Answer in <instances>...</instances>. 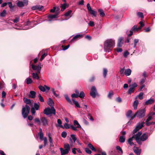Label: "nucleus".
<instances>
[{
    "instance_id": "29",
    "label": "nucleus",
    "mask_w": 155,
    "mask_h": 155,
    "mask_svg": "<svg viewBox=\"0 0 155 155\" xmlns=\"http://www.w3.org/2000/svg\"><path fill=\"white\" fill-rule=\"evenodd\" d=\"M88 147L93 151L95 152L96 151V149L94 147L93 145L91 143H89L88 145Z\"/></svg>"
},
{
    "instance_id": "15",
    "label": "nucleus",
    "mask_w": 155,
    "mask_h": 155,
    "mask_svg": "<svg viewBox=\"0 0 155 155\" xmlns=\"http://www.w3.org/2000/svg\"><path fill=\"white\" fill-rule=\"evenodd\" d=\"M36 93L34 91H31L30 92L28 96L29 97L31 98H34L36 96Z\"/></svg>"
},
{
    "instance_id": "41",
    "label": "nucleus",
    "mask_w": 155,
    "mask_h": 155,
    "mask_svg": "<svg viewBox=\"0 0 155 155\" xmlns=\"http://www.w3.org/2000/svg\"><path fill=\"white\" fill-rule=\"evenodd\" d=\"M35 109L33 107H32L31 110V112L32 115H35Z\"/></svg>"
},
{
    "instance_id": "33",
    "label": "nucleus",
    "mask_w": 155,
    "mask_h": 155,
    "mask_svg": "<svg viewBox=\"0 0 155 155\" xmlns=\"http://www.w3.org/2000/svg\"><path fill=\"white\" fill-rule=\"evenodd\" d=\"M119 141L121 143H124L125 140V137L123 135L120 137L119 139Z\"/></svg>"
},
{
    "instance_id": "37",
    "label": "nucleus",
    "mask_w": 155,
    "mask_h": 155,
    "mask_svg": "<svg viewBox=\"0 0 155 155\" xmlns=\"http://www.w3.org/2000/svg\"><path fill=\"white\" fill-rule=\"evenodd\" d=\"M72 101H73V103L75 104L76 107L79 108L81 107L80 106L78 102L77 101H75L74 99H72Z\"/></svg>"
},
{
    "instance_id": "48",
    "label": "nucleus",
    "mask_w": 155,
    "mask_h": 155,
    "mask_svg": "<svg viewBox=\"0 0 155 155\" xmlns=\"http://www.w3.org/2000/svg\"><path fill=\"white\" fill-rule=\"evenodd\" d=\"M143 94L142 92H141L140 93V94L138 95V97H139V99L140 100H142L143 98Z\"/></svg>"
},
{
    "instance_id": "11",
    "label": "nucleus",
    "mask_w": 155,
    "mask_h": 155,
    "mask_svg": "<svg viewBox=\"0 0 155 155\" xmlns=\"http://www.w3.org/2000/svg\"><path fill=\"white\" fill-rule=\"evenodd\" d=\"M97 93V91L95 87L94 86L92 87L91 89L90 95L93 97L95 98Z\"/></svg>"
},
{
    "instance_id": "62",
    "label": "nucleus",
    "mask_w": 155,
    "mask_h": 155,
    "mask_svg": "<svg viewBox=\"0 0 155 155\" xmlns=\"http://www.w3.org/2000/svg\"><path fill=\"white\" fill-rule=\"evenodd\" d=\"M19 20V17H16L15 19L13 20L12 21L14 23H17L18 22Z\"/></svg>"
},
{
    "instance_id": "8",
    "label": "nucleus",
    "mask_w": 155,
    "mask_h": 155,
    "mask_svg": "<svg viewBox=\"0 0 155 155\" xmlns=\"http://www.w3.org/2000/svg\"><path fill=\"white\" fill-rule=\"evenodd\" d=\"M64 128H65L66 129H69L71 128L73 130L77 131H78L77 129L76 128V127H75L73 125H71L69 124H68L67 123H65L64 124Z\"/></svg>"
},
{
    "instance_id": "38",
    "label": "nucleus",
    "mask_w": 155,
    "mask_h": 155,
    "mask_svg": "<svg viewBox=\"0 0 155 155\" xmlns=\"http://www.w3.org/2000/svg\"><path fill=\"white\" fill-rule=\"evenodd\" d=\"M72 11L71 10H69L65 13L64 15L66 17H68L70 15Z\"/></svg>"
},
{
    "instance_id": "26",
    "label": "nucleus",
    "mask_w": 155,
    "mask_h": 155,
    "mask_svg": "<svg viewBox=\"0 0 155 155\" xmlns=\"http://www.w3.org/2000/svg\"><path fill=\"white\" fill-rule=\"evenodd\" d=\"M57 122L58 124V125L57 126V127H59L61 128H64V127L62 125V121L60 119H58Z\"/></svg>"
},
{
    "instance_id": "45",
    "label": "nucleus",
    "mask_w": 155,
    "mask_h": 155,
    "mask_svg": "<svg viewBox=\"0 0 155 155\" xmlns=\"http://www.w3.org/2000/svg\"><path fill=\"white\" fill-rule=\"evenodd\" d=\"M39 89L42 91L45 92L46 91L45 88V87H44L42 86H39Z\"/></svg>"
},
{
    "instance_id": "30",
    "label": "nucleus",
    "mask_w": 155,
    "mask_h": 155,
    "mask_svg": "<svg viewBox=\"0 0 155 155\" xmlns=\"http://www.w3.org/2000/svg\"><path fill=\"white\" fill-rule=\"evenodd\" d=\"M68 7V5L66 3L62 5L61 6V11H64L66 8Z\"/></svg>"
},
{
    "instance_id": "59",
    "label": "nucleus",
    "mask_w": 155,
    "mask_h": 155,
    "mask_svg": "<svg viewBox=\"0 0 155 155\" xmlns=\"http://www.w3.org/2000/svg\"><path fill=\"white\" fill-rule=\"evenodd\" d=\"M139 40L138 39H135L134 40V47L135 48L137 45V43L138 42Z\"/></svg>"
},
{
    "instance_id": "39",
    "label": "nucleus",
    "mask_w": 155,
    "mask_h": 155,
    "mask_svg": "<svg viewBox=\"0 0 155 155\" xmlns=\"http://www.w3.org/2000/svg\"><path fill=\"white\" fill-rule=\"evenodd\" d=\"M39 104H37L36 103H34V108L36 110H39Z\"/></svg>"
},
{
    "instance_id": "24",
    "label": "nucleus",
    "mask_w": 155,
    "mask_h": 155,
    "mask_svg": "<svg viewBox=\"0 0 155 155\" xmlns=\"http://www.w3.org/2000/svg\"><path fill=\"white\" fill-rule=\"evenodd\" d=\"M64 149L69 152L70 150V147L69 144L66 143L64 144Z\"/></svg>"
},
{
    "instance_id": "9",
    "label": "nucleus",
    "mask_w": 155,
    "mask_h": 155,
    "mask_svg": "<svg viewBox=\"0 0 155 155\" xmlns=\"http://www.w3.org/2000/svg\"><path fill=\"white\" fill-rule=\"evenodd\" d=\"M137 26L135 25L132 27L130 30L129 31H127L126 33L127 34L128 36H130L133 35V32L132 31H137Z\"/></svg>"
},
{
    "instance_id": "40",
    "label": "nucleus",
    "mask_w": 155,
    "mask_h": 155,
    "mask_svg": "<svg viewBox=\"0 0 155 155\" xmlns=\"http://www.w3.org/2000/svg\"><path fill=\"white\" fill-rule=\"evenodd\" d=\"M130 88L129 89L128 91V93L129 94H131L134 91V89L133 88H132L131 87H130Z\"/></svg>"
},
{
    "instance_id": "3",
    "label": "nucleus",
    "mask_w": 155,
    "mask_h": 155,
    "mask_svg": "<svg viewBox=\"0 0 155 155\" xmlns=\"http://www.w3.org/2000/svg\"><path fill=\"white\" fill-rule=\"evenodd\" d=\"M34 121L35 123H37L38 125L42 124L45 126H47L48 124V120L45 117H41L40 119L39 118H36L34 119Z\"/></svg>"
},
{
    "instance_id": "5",
    "label": "nucleus",
    "mask_w": 155,
    "mask_h": 155,
    "mask_svg": "<svg viewBox=\"0 0 155 155\" xmlns=\"http://www.w3.org/2000/svg\"><path fill=\"white\" fill-rule=\"evenodd\" d=\"M44 113L47 115L52 114L55 115L56 114V111L54 107H52L51 108H46L44 110Z\"/></svg>"
},
{
    "instance_id": "17",
    "label": "nucleus",
    "mask_w": 155,
    "mask_h": 155,
    "mask_svg": "<svg viewBox=\"0 0 155 155\" xmlns=\"http://www.w3.org/2000/svg\"><path fill=\"white\" fill-rule=\"evenodd\" d=\"M74 124L75 126V127H76L77 129V128H81V126L78 123V121L76 120H74Z\"/></svg>"
},
{
    "instance_id": "54",
    "label": "nucleus",
    "mask_w": 155,
    "mask_h": 155,
    "mask_svg": "<svg viewBox=\"0 0 155 155\" xmlns=\"http://www.w3.org/2000/svg\"><path fill=\"white\" fill-rule=\"evenodd\" d=\"M137 86V84L135 83H134L132 84L131 85H130V87H131L132 88H133L134 89V88L136 87Z\"/></svg>"
},
{
    "instance_id": "18",
    "label": "nucleus",
    "mask_w": 155,
    "mask_h": 155,
    "mask_svg": "<svg viewBox=\"0 0 155 155\" xmlns=\"http://www.w3.org/2000/svg\"><path fill=\"white\" fill-rule=\"evenodd\" d=\"M60 150L61 152V155H64L68 153L69 152L65 149H63L62 148H60Z\"/></svg>"
},
{
    "instance_id": "56",
    "label": "nucleus",
    "mask_w": 155,
    "mask_h": 155,
    "mask_svg": "<svg viewBox=\"0 0 155 155\" xmlns=\"http://www.w3.org/2000/svg\"><path fill=\"white\" fill-rule=\"evenodd\" d=\"M85 152L88 154H90L91 153V151L88 148L85 149Z\"/></svg>"
},
{
    "instance_id": "61",
    "label": "nucleus",
    "mask_w": 155,
    "mask_h": 155,
    "mask_svg": "<svg viewBox=\"0 0 155 155\" xmlns=\"http://www.w3.org/2000/svg\"><path fill=\"white\" fill-rule=\"evenodd\" d=\"M134 152L137 154V155H140V150L137 149L135 150H134Z\"/></svg>"
},
{
    "instance_id": "23",
    "label": "nucleus",
    "mask_w": 155,
    "mask_h": 155,
    "mask_svg": "<svg viewBox=\"0 0 155 155\" xmlns=\"http://www.w3.org/2000/svg\"><path fill=\"white\" fill-rule=\"evenodd\" d=\"M23 101L26 104H31V101L30 99H27L25 97H24L23 98Z\"/></svg>"
},
{
    "instance_id": "13",
    "label": "nucleus",
    "mask_w": 155,
    "mask_h": 155,
    "mask_svg": "<svg viewBox=\"0 0 155 155\" xmlns=\"http://www.w3.org/2000/svg\"><path fill=\"white\" fill-rule=\"evenodd\" d=\"M83 37L82 35L77 34L74 36L73 38L71 40L70 42L72 43L75 41L77 40L79 38H82Z\"/></svg>"
},
{
    "instance_id": "16",
    "label": "nucleus",
    "mask_w": 155,
    "mask_h": 155,
    "mask_svg": "<svg viewBox=\"0 0 155 155\" xmlns=\"http://www.w3.org/2000/svg\"><path fill=\"white\" fill-rule=\"evenodd\" d=\"M48 104L51 107H53L54 105V102L52 99L49 98L47 101Z\"/></svg>"
},
{
    "instance_id": "31",
    "label": "nucleus",
    "mask_w": 155,
    "mask_h": 155,
    "mask_svg": "<svg viewBox=\"0 0 155 155\" xmlns=\"http://www.w3.org/2000/svg\"><path fill=\"white\" fill-rule=\"evenodd\" d=\"M107 69L104 68L103 69V75L104 78H106L107 73Z\"/></svg>"
},
{
    "instance_id": "43",
    "label": "nucleus",
    "mask_w": 155,
    "mask_h": 155,
    "mask_svg": "<svg viewBox=\"0 0 155 155\" xmlns=\"http://www.w3.org/2000/svg\"><path fill=\"white\" fill-rule=\"evenodd\" d=\"M6 14V11L4 9L2 11V12L1 13V14H0V16L2 17H4L5 16Z\"/></svg>"
},
{
    "instance_id": "64",
    "label": "nucleus",
    "mask_w": 155,
    "mask_h": 155,
    "mask_svg": "<svg viewBox=\"0 0 155 155\" xmlns=\"http://www.w3.org/2000/svg\"><path fill=\"white\" fill-rule=\"evenodd\" d=\"M71 97L72 98H78V95L75 94H72Z\"/></svg>"
},
{
    "instance_id": "57",
    "label": "nucleus",
    "mask_w": 155,
    "mask_h": 155,
    "mask_svg": "<svg viewBox=\"0 0 155 155\" xmlns=\"http://www.w3.org/2000/svg\"><path fill=\"white\" fill-rule=\"evenodd\" d=\"M40 139L42 140L43 138V134L42 132H41V133H39Z\"/></svg>"
},
{
    "instance_id": "35",
    "label": "nucleus",
    "mask_w": 155,
    "mask_h": 155,
    "mask_svg": "<svg viewBox=\"0 0 155 155\" xmlns=\"http://www.w3.org/2000/svg\"><path fill=\"white\" fill-rule=\"evenodd\" d=\"M132 112L130 110H129L126 114V116L127 117H130L132 114Z\"/></svg>"
},
{
    "instance_id": "19",
    "label": "nucleus",
    "mask_w": 155,
    "mask_h": 155,
    "mask_svg": "<svg viewBox=\"0 0 155 155\" xmlns=\"http://www.w3.org/2000/svg\"><path fill=\"white\" fill-rule=\"evenodd\" d=\"M116 149L119 153L121 155L123 154V151L121 148L119 146H117L116 147Z\"/></svg>"
},
{
    "instance_id": "2",
    "label": "nucleus",
    "mask_w": 155,
    "mask_h": 155,
    "mask_svg": "<svg viewBox=\"0 0 155 155\" xmlns=\"http://www.w3.org/2000/svg\"><path fill=\"white\" fill-rule=\"evenodd\" d=\"M115 46L114 41L112 39H108L106 40L104 44V49L105 51L110 52L112 48Z\"/></svg>"
},
{
    "instance_id": "7",
    "label": "nucleus",
    "mask_w": 155,
    "mask_h": 155,
    "mask_svg": "<svg viewBox=\"0 0 155 155\" xmlns=\"http://www.w3.org/2000/svg\"><path fill=\"white\" fill-rule=\"evenodd\" d=\"M144 123H138L135 128L133 131V134H134L136 133L137 131H138L143 126V124Z\"/></svg>"
},
{
    "instance_id": "63",
    "label": "nucleus",
    "mask_w": 155,
    "mask_h": 155,
    "mask_svg": "<svg viewBox=\"0 0 155 155\" xmlns=\"http://www.w3.org/2000/svg\"><path fill=\"white\" fill-rule=\"evenodd\" d=\"M129 53L127 51H126L124 52L123 54V56L124 57H126L127 56L129 55Z\"/></svg>"
},
{
    "instance_id": "52",
    "label": "nucleus",
    "mask_w": 155,
    "mask_h": 155,
    "mask_svg": "<svg viewBox=\"0 0 155 155\" xmlns=\"http://www.w3.org/2000/svg\"><path fill=\"white\" fill-rule=\"evenodd\" d=\"M48 136L49 138V141L50 143L52 144L53 143V140L52 139L51 136H50V134L49 133L48 134Z\"/></svg>"
},
{
    "instance_id": "21",
    "label": "nucleus",
    "mask_w": 155,
    "mask_h": 155,
    "mask_svg": "<svg viewBox=\"0 0 155 155\" xmlns=\"http://www.w3.org/2000/svg\"><path fill=\"white\" fill-rule=\"evenodd\" d=\"M152 117L151 116H150L148 117L146 121V125L147 126H149L151 124V123L150 122H149V121L150 120L152 119Z\"/></svg>"
},
{
    "instance_id": "20",
    "label": "nucleus",
    "mask_w": 155,
    "mask_h": 155,
    "mask_svg": "<svg viewBox=\"0 0 155 155\" xmlns=\"http://www.w3.org/2000/svg\"><path fill=\"white\" fill-rule=\"evenodd\" d=\"M137 97H136L135 98V99L136 100L135 101H134L133 103V106L135 110H136L137 109V106L138 104V100H137Z\"/></svg>"
},
{
    "instance_id": "58",
    "label": "nucleus",
    "mask_w": 155,
    "mask_h": 155,
    "mask_svg": "<svg viewBox=\"0 0 155 155\" xmlns=\"http://www.w3.org/2000/svg\"><path fill=\"white\" fill-rule=\"evenodd\" d=\"M113 92H109L107 96L109 98H111L112 96L113 95Z\"/></svg>"
},
{
    "instance_id": "10",
    "label": "nucleus",
    "mask_w": 155,
    "mask_h": 155,
    "mask_svg": "<svg viewBox=\"0 0 155 155\" xmlns=\"http://www.w3.org/2000/svg\"><path fill=\"white\" fill-rule=\"evenodd\" d=\"M58 14V13H57L54 15H49L48 16V19L46 20L49 21L54 20V19L57 18Z\"/></svg>"
},
{
    "instance_id": "36",
    "label": "nucleus",
    "mask_w": 155,
    "mask_h": 155,
    "mask_svg": "<svg viewBox=\"0 0 155 155\" xmlns=\"http://www.w3.org/2000/svg\"><path fill=\"white\" fill-rule=\"evenodd\" d=\"M26 82L27 84H28L32 83L33 82V81L29 78H28L26 79Z\"/></svg>"
},
{
    "instance_id": "4",
    "label": "nucleus",
    "mask_w": 155,
    "mask_h": 155,
    "mask_svg": "<svg viewBox=\"0 0 155 155\" xmlns=\"http://www.w3.org/2000/svg\"><path fill=\"white\" fill-rule=\"evenodd\" d=\"M30 110V107L27 105L22 106V114L24 118H26L29 114Z\"/></svg>"
},
{
    "instance_id": "53",
    "label": "nucleus",
    "mask_w": 155,
    "mask_h": 155,
    "mask_svg": "<svg viewBox=\"0 0 155 155\" xmlns=\"http://www.w3.org/2000/svg\"><path fill=\"white\" fill-rule=\"evenodd\" d=\"M71 137L72 138L74 142H75L77 139V138L75 137V135L74 134H71Z\"/></svg>"
},
{
    "instance_id": "25",
    "label": "nucleus",
    "mask_w": 155,
    "mask_h": 155,
    "mask_svg": "<svg viewBox=\"0 0 155 155\" xmlns=\"http://www.w3.org/2000/svg\"><path fill=\"white\" fill-rule=\"evenodd\" d=\"M154 101L153 99H150L146 101L145 104L146 105L150 104H153L154 102Z\"/></svg>"
},
{
    "instance_id": "1",
    "label": "nucleus",
    "mask_w": 155,
    "mask_h": 155,
    "mask_svg": "<svg viewBox=\"0 0 155 155\" xmlns=\"http://www.w3.org/2000/svg\"><path fill=\"white\" fill-rule=\"evenodd\" d=\"M141 134L142 132H139L136 134L133 135L132 137L128 139V143L131 146L134 145V143L132 142L133 139L134 138L137 143L140 145H141L142 143L141 141H144L146 140L148 138V135L147 134H144L140 137Z\"/></svg>"
},
{
    "instance_id": "34",
    "label": "nucleus",
    "mask_w": 155,
    "mask_h": 155,
    "mask_svg": "<svg viewBox=\"0 0 155 155\" xmlns=\"http://www.w3.org/2000/svg\"><path fill=\"white\" fill-rule=\"evenodd\" d=\"M98 12H99L100 15L101 17H103L105 16V14L102 10L99 9Z\"/></svg>"
},
{
    "instance_id": "22",
    "label": "nucleus",
    "mask_w": 155,
    "mask_h": 155,
    "mask_svg": "<svg viewBox=\"0 0 155 155\" xmlns=\"http://www.w3.org/2000/svg\"><path fill=\"white\" fill-rule=\"evenodd\" d=\"M131 72V70L130 69L128 68L125 70L124 73L126 76H128L130 75Z\"/></svg>"
},
{
    "instance_id": "60",
    "label": "nucleus",
    "mask_w": 155,
    "mask_h": 155,
    "mask_svg": "<svg viewBox=\"0 0 155 155\" xmlns=\"http://www.w3.org/2000/svg\"><path fill=\"white\" fill-rule=\"evenodd\" d=\"M44 146H46L47 144V140L46 137H45L44 138Z\"/></svg>"
},
{
    "instance_id": "49",
    "label": "nucleus",
    "mask_w": 155,
    "mask_h": 155,
    "mask_svg": "<svg viewBox=\"0 0 155 155\" xmlns=\"http://www.w3.org/2000/svg\"><path fill=\"white\" fill-rule=\"evenodd\" d=\"M67 135V133L65 131H63L61 134V136L62 137L64 138H65L66 137Z\"/></svg>"
},
{
    "instance_id": "46",
    "label": "nucleus",
    "mask_w": 155,
    "mask_h": 155,
    "mask_svg": "<svg viewBox=\"0 0 155 155\" xmlns=\"http://www.w3.org/2000/svg\"><path fill=\"white\" fill-rule=\"evenodd\" d=\"M137 15L140 18H142L144 17L143 13L141 12H137Z\"/></svg>"
},
{
    "instance_id": "51",
    "label": "nucleus",
    "mask_w": 155,
    "mask_h": 155,
    "mask_svg": "<svg viewBox=\"0 0 155 155\" xmlns=\"http://www.w3.org/2000/svg\"><path fill=\"white\" fill-rule=\"evenodd\" d=\"M52 91L53 92V94L56 97H59V94L56 93V92L55 91L54 89V88H52Z\"/></svg>"
},
{
    "instance_id": "27",
    "label": "nucleus",
    "mask_w": 155,
    "mask_h": 155,
    "mask_svg": "<svg viewBox=\"0 0 155 155\" xmlns=\"http://www.w3.org/2000/svg\"><path fill=\"white\" fill-rule=\"evenodd\" d=\"M39 73H37V72L36 73H33L32 74V77L34 79H36L37 80H38L39 79V77L38 75V74Z\"/></svg>"
},
{
    "instance_id": "32",
    "label": "nucleus",
    "mask_w": 155,
    "mask_h": 155,
    "mask_svg": "<svg viewBox=\"0 0 155 155\" xmlns=\"http://www.w3.org/2000/svg\"><path fill=\"white\" fill-rule=\"evenodd\" d=\"M17 4L18 6L20 7H22L24 6L25 5H24L23 2L19 1H18V2H17Z\"/></svg>"
},
{
    "instance_id": "28",
    "label": "nucleus",
    "mask_w": 155,
    "mask_h": 155,
    "mask_svg": "<svg viewBox=\"0 0 155 155\" xmlns=\"http://www.w3.org/2000/svg\"><path fill=\"white\" fill-rule=\"evenodd\" d=\"M88 147L93 151L95 152L96 151V149L94 147L93 145L91 143H89L88 145Z\"/></svg>"
},
{
    "instance_id": "12",
    "label": "nucleus",
    "mask_w": 155,
    "mask_h": 155,
    "mask_svg": "<svg viewBox=\"0 0 155 155\" xmlns=\"http://www.w3.org/2000/svg\"><path fill=\"white\" fill-rule=\"evenodd\" d=\"M41 64L38 65V66H36L34 64L32 65V68L34 70L37 71V73H40L41 67L40 66Z\"/></svg>"
},
{
    "instance_id": "47",
    "label": "nucleus",
    "mask_w": 155,
    "mask_h": 155,
    "mask_svg": "<svg viewBox=\"0 0 155 155\" xmlns=\"http://www.w3.org/2000/svg\"><path fill=\"white\" fill-rule=\"evenodd\" d=\"M89 11L90 12V13L91 14L93 15L94 16H95V17L96 16V12L95 11H94L92 10V9H91Z\"/></svg>"
},
{
    "instance_id": "44",
    "label": "nucleus",
    "mask_w": 155,
    "mask_h": 155,
    "mask_svg": "<svg viewBox=\"0 0 155 155\" xmlns=\"http://www.w3.org/2000/svg\"><path fill=\"white\" fill-rule=\"evenodd\" d=\"M85 96V94L83 91L81 92L80 94L78 95V97H80L81 98H83Z\"/></svg>"
},
{
    "instance_id": "55",
    "label": "nucleus",
    "mask_w": 155,
    "mask_h": 155,
    "mask_svg": "<svg viewBox=\"0 0 155 155\" xmlns=\"http://www.w3.org/2000/svg\"><path fill=\"white\" fill-rule=\"evenodd\" d=\"M38 97L39 98V100L41 102H43L44 101V99L40 94H39L38 95Z\"/></svg>"
},
{
    "instance_id": "42",
    "label": "nucleus",
    "mask_w": 155,
    "mask_h": 155,
    "mask_svg": "<svg viewBox=\"0 0 155 155\" xmlns=\"http://www.w3.org/2000/svg\"><path fill=\"white\" fill-rule=\"evenodd\" d=\"M65 97L67 101L70 104H72V102L70 99L69 98V97L67 95H65Z\"/></svg>"
},
{
    "instance_id": "6",
    "label": "nucleus",
    "mask_w": 155,
    "mask_h": 155,
    "mask_svg": "<svg viewBox=\"0 0 155 155\" xmlns=\"http://www.w3.org/2000/svg\"><path fill=\"white\" fill-rule=\"evenodd\" d=\"M146 110L145 109L140 110L136 112L137 117L139 118H141L143 117L145 114Z\"/></svg>"
},
{
    "instance_id": "50",
    "label": "nucleus",
    "mask_w": 155,
    "mask_h": 155,
    "mask_svg": "<svg viewBox=\"0 0 155 155\" xmlns=\"http://www.w3.org/2000/svg\"><path fill=\"white\" fill-rule=\"evenodd\" d=\"M47 55V53H44L41 56L40 60L41 61H42L44 58Z\"/></svg>"
},
{
    "instance_id": "14",
    "label": "nucleus",
    "mask_w": 155,
    "mask_h": 155,
    "mask_svg": "<svg viewBox=\"0 0 155 155\" xmlns=\"http://www.w3.org/2000/svg\"><path fill=\"white\" fill-rule=\"evenodd\" d=\"M43 8V6L42 5H36L32 7L33 10H38L39 11L41 10Z\"/></svg>"
}]
</instances>
